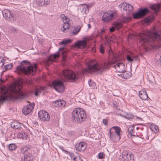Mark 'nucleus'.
Wrapping results in <instances>:
<instances>
[{
  "instance_id": "obj_1",
  "label": "nucleus",
  "mask_w": 161,
  "mask_h": 161,
  "mask_svg": "<svg viewBox=\"0 0 161 161\" xmlns=\"http://www.w3.org/2000/svg\"><path fill=\"white\" fill-rule=\"evenodd\" d=\"M22 87L21 83L17 81H14L9 87L10 95H8L7 92H5L3 95H2L0 98V103L11 98L17 99L26 97L27 94L20 92Z\"/></svg>"
},
{
  "instance_id": "obj_2",
  "label": "nucleus",
  "mask_w": 161,
  "mask_h": 161,
  "mask_svg": "<svg viewBox=\"0 0 161 161\" xmlns=\"http://www.w3.org/2000/svg\"><path fill=\"white\" fill-rule=\"evenodd\" d=\"M30 64L28 61L25 60L22 61L19 66L17 67L16 71L18 74L22 73L26 75H34L36 72L37 66L36 64L29 66Z\"/></svg>"
},
{
  "instance_id": "obj_3",
  "label": "nucleus",
  "mask_w": 161,
  "mask_h": 161,
  "mask_svg": "<svg viewBox=\"0 0 161 161\" xmlns=\"http://www.w3.org/2000/svg\"><path fill=\"white\" fill-rule=\"evenodd\" d=\"M111 64L110 62H107L99 65L95 61L92 60L88 64L86 70L91 73H97L98 72H101L108 69Z\"/></svg>"
},
{
  "instance_id": "obj_4",
  "label": "nucleus",
  "mask_w": 161,
  "mask_h": 161,
  "mask_svg": "<svg viewBox=\"0 0 161 161\" xmlns=\"http://www.w3.org/2000/svg\"><path fill=\"white\" fill-rule=\"evenodd\" d=\"M86 114L85 110L81 108H74L72 113V121L77 123H80L86 119Z\"/></svg>"
},
{
  "instance_id": "obj_5",
  "label": "nucleus",
  "mask_w": 161,
  "mask_h": 161,
  "mask_svg": "<svg viewBox=\"0 0 161 161\" xmlns=\"http://www.w3.org/2000/svg\"><path fill=\"white\" fill-rule=\"evenodd\" d=\"M139 37L141 38L140 40H148L150 38L161 40V36L158 34L157 32L151 33L148 30L144 31L143 33L140 34Z\"/></svg>"
},
{
  "instance_id": "obj_6",
  "label": "nucleus",
  "mask_w": 161,
  "mask_h": 161,
  "mask_svg": "<svg viewBox=\"0 0 161 161\" xmlns=\"http://www.w3.org/2000/svg\"><path fill=\"white\" fill-rule=\"evenodd\" d=\"M62 76L63 80L69 82H73L77 79L75 74L73 71L68 69H65L63 71Z\"/></svg>"
},
{
  "instance_id": "obj_7",
  "label": "nucleus",
  "mask_w": 161,
  "mask_h": 161,
  "mask_svg": "<svg viewBox=\"0 0 161 161\" xmlns=\"http://www.w3.org/2000/svg\"><path fill=\"white\" fill-rule=\"evenodd\" d=\"M117 13L113 11H108L104 13L102 17V20L108 22L117 17Z\"/></svg>"
},
{
  "instance_id": "obj_8",
  "label": "nucleus",
  "mask_w": 161,
  "mask_h": 161,
  "mask_svg": "<svg viewBox=\"0 0 161 161\" xmlns=\"http://www.w3.org/2000/svg\"><path fill=\"white\" fill-rule=\"evenodd\" d=\"M52 84L55 90L58 92H64L65 87L63 83L59 80H55L53 81Z\"/></svg>"
},
{
  "instance_id": "obj_9",
  "label": "nucleus",
  "mask_w": 161,
  "mask_h": 161,
  "mask_svg": "<svg viewBox=\"0 0 161 161\" xmlns=\"http://www.w3.org/2000/svg\"><path fill=\"white\" fill-rule=\"evenodd\" d=\"M121 129L119 126H113L109 130L110 135H109L110 139L115 136V133L118 136L120 135Z\"/></svg>"
},
{
  "instance_id": "obj_10",
  "label": "nucleus",
  "mask_w": 161,
  "mask_h": 161,
  "mask_svg": "<svg viewBox=\"0 0 161 161\" xmlns=\"http://www.w3.org/2000/svg\"><path fill=\"white\" fill-rule=\"evenodd\" d=\"M120 156L125 161H134V155L128 151H123Z\"/></svg>"
},
{
  "instance_id": "obj_11",
  "label": "nucleus",
  "mask_w": 161,
  "mask_h": 161,
  "mask_svg": "<svg viewBox=\"0 0 161 161\" xmlns=\"http://www.w3.org/2000/svg\"><path fill=\"white\" fill-rule=\"evenodd\" d=\"M38 115L41 120L43 121H49L50 119L49 114L44 110H42L38 112Z\"/></svg>"
},
{
  "instance_id": "obj_12",
  "label": "nucleus",
  "mask_w": 161,
  "mask_h": 161,
  "mask_svg": "<svg viewBox=\"0 0 161 161\" xmlns=\"http://www.w3.org/2000/svg\"><path fill=\"white\" fill-rule=\"evenodd\" d=\"M35 106L34 103H31L28 104L26 106L23 108L22 109V112L25 115H27L32 112Z\"/></svg>"
},
{
  "instance_id": "obj_13",
  "label": "nucleus",
  "mask_w": 161,
  "mask_h": 161,
  "mask_svg": "<svg viewBox=\"0 0 161 161\" xmlns=\"http://www.w3.org/2000/svg\"><path fill=\"white\" fill-rule=\"evenodd\" d=\"M3 16L6 19L11 21H13L14 18L12 14H11L10 11L8 9H5L2 11Z\"/></svg>"
},
{
  "instance_id": "obj_14",
  "label": "nucleus",
  "mask_w": 161,
  "mask_h": 161,
  "mask_svg": "<svg viewBox=\"0 0 161 161\" xmlns=\"http://www.w3.org/2000/svg\"><path fill=\"white\" fill-rule=\"evenodd\" d=\"M72 41H62L59 43V44L60 45H63V46L61 47L59 49V51L61 50V53L62 55L63 56L64 58H65L66 57V52L65 50H64V49L65 48V47L67 45V44L68 43L71 42Z\"/></svg>"
},
{
  "instance_id": "obj_15",
  "label": "nucleus",
  "mask_w": 161,
  "mask_h": 161,
  "mask_svg": "<svg viewBox=\"0 0 161 161\" xmlns=\"http://www.w3.org/2000/svg\"><path fill=\"white\" fill-rule=\"evenodd\" d=\"M59 54L58 53L54 54L51 55L47 59L45 60V63L47 65H49L51 64L52 62L56 61L57 58L59 57Z\"/></svg>"
},
{
  "instance_id": "obj_16",
  "label": "nucleus",
  "mask_w": 161,
  "mask_h": 161,
  "mask_svg": "<svg viewBox=\"0 0 161 161\" xmlns=\"http://www.w3.org/2000/svg\"><path fill=\"white\" fill-rule=\"evenodd\" d=\"M120 8L124 10L131 11L133 9V7L129 3H124L119 5Z\"/></svg>"
},
{
  "instance_id": "obj_17",
  "label": "nucleus",
  "mask_w": 161,
  "mask_h": 161,
  "mask_svg": "<svg viewBox=\"0 0 161 161\" xmlns=\"http://www.w3.org/2000/svg\"><path fill=\"white\" fill-rule=\"evenodd\" d=\"M86 144L83 142L77 143L75 146L76 150L78 151H84L86 149Z\"/></svg>"
},
{
  "instance_id": "obj_18",
  "label": "nucleus",
  "mask_w": 161,
  "mask_h": 161,
  "mask_svg": "<svg viewBox=\"0 0 161 161\" xmlns=\"http://www.w3.org/2000/svg\"><path fill=\"white\" fill-rule=\"evenodd\" d=\"M143 42L146 41L147 43L149 44V46H147V47L151 49L157 50L160 48H161V44L158 45V44L154 43V41H143Z\"/></svg>"
},
{
  "instance_id": "obj_19",
  "label": "nucleus",
  "mask_w": 161,
  "mask_h": 161,
  "mask_svg": "<svg viewBox=\"0 0 161 161\" xmlns=\"http://www.w3.org/2000/svg\"><path fill=\"white\" fill-rule=\"evenodd\" d=\"M116 71L119 73H122L125 71V68L124 64L122 63H118L114 66Z\"/></svg>"
},
{
  "instance_id": "obj_20",
  "label": "nucleus",
  "mask_w": 161,
  "mask_h": 161,
  "mask_svg": "<svg viewBox=\"0 0 161 161\" xmlns=\"http://www.w3.org/2000/svg\"><path fill=\"white\" fill-rule=\"evenodd\" d=\"M91 6V5L89 4H82L80 6L81 12L84 14H86L89 12V8Z\"/></svg>"
},
{
  "instance_id": "obj_21",
  "label": "nucleus",
  "mask_w": 161,
  "mask_h": 161,
  "mask_svg": "<svg viewBox=\"0 0 161 161\" xmlns=\"http://www.w3.org/2000/svg\"><path fill=\"white\" fill-rule=\"evenodd\" d=\"M86 41H77L75 43V47L77 48H83L85 47L86 45Z\"/></svg>"
},
{
  "instance_id": "obj_22",
  "label": "nucleus",
  "mask_w": 161,
  "mask_h": 161,
  "mask_svg": "<svg viewBox=\"0 0 161 161\" xmlns=\"http://www.w3.org/2000/svg\"><path fill=\"white\" fill-rule=\"evenodd\" d=\"M65 104V101L61 100L55 101L53 103V106L55 107H63Z\"/></svg>"
},
{
  "instance_id": "obj_23",
  "label": "nucleus",
  "mask_w": 161,
  "mask_h": 161,
  "mask_svg": "<svg viewBox=\"0 0 161 161\" xmlns=\"http://www.w3.org/2000/svg\"><path fill=\"white\" fill-rule=\"evenodd\" d=\"M21 153L24 155L31 153L30 148L29 146H24L21 149Z\"/></svg>"
},
{
  "instance_id": "obj_24",
  "label": "nucleus",
  "mask_w": 161,
  "mask_h": 161,
  "mask_svg": "<svg viewBox=\"0 0 161 161\" xmlns=\"http://www.w3.org/2000/svg\"><path fill=\"white\" fill-rule=\"evenodd\" d=\"M36 4L39 6L47 5L50 3V0H36Z\"/></svg>"
},
{
  "instance_id": "obj_25",
  "label": "nucleus",
  "mask_w": 161,
  "mask_h": 161,
  "mask_svg": "<svg viewBox=\"0 0 161 161\" xmlns=\"http://www.w3.org/2000/svg\"><path fill=\"white\" fill-rule=\"evenodd\" d=\"M140 98L142 100H146L148 97L147 92L145 91H141L139 93Z\"/></svg>"
},
{
  "instance_id": "obj_26",
  "label": "nucleus",
  "mask_w": 161,
  "mask_h": 161,
  "mask_svg": "<svg viewBox=\"0 0 161 161\" xmlns=\"http://www.w3.org/2000/svg\"><path fill=\"white\" fill-rule=\"evenodd\" d=\"M134 125L130 126L129 127L127 130V134L130 136H135L136 134L134 131Z\"/></svg>"
},
{
  "instance_id": "obj_27",
  "label": "nucleus",
  "mask_w": 161,
  "mask_h": 161,
  "mask_svg": "<svg viewBox=\"0 0 161 161\" xmlns=\"http://www.w3.org/2000/svg\"><path fill=\"white\" fill-rule=\"evenodd\" d=\"M98 36L96 32L94 33L92 35L90 36H86L83 37V40H91L95 39L96 37Z\"/></svg>"
},
{
  "instance_id": "obj_28",
  "label": "nucleus",
  "mask_w": 161,
  "mask_h": 161,
  "mask_svg": "<svg viewBox=\"0 0 161 161\" xmlns=\"http://www.w3.org/2000/svg\"><path fill=\"white\" fill-rule=\"evenodd\" d=\"M22 125H23L18 121L13 122L11 124V127L15 129L19 128L21 127Z\"/></svg>"
},
{
  "instance_id": "obj_29",
  "label": "nucleus",
  "mask_w": 161,
  "mask_h": 161,
  "mask_svg": "<svg viewBox=\"0 0 161 161\" xmlns=\"http://www.w3.org/2000/svg\"><path fill=\"white\" fill-rule=\"evenodd\" d=\"M24 157V159L23 160L22 158H21V161H32L33 158V157L31 155V153L25 155Z\"/></svg>"
},
{
  "instance_id": "obj_30",
  "label": "nucleus",
  "mask_w": 161,
  "mask_h": 161,
  "mask_svg": "<svg viewBox=\"0 0 161 161\" xmlns=\"http://www.w3.org/2000/svg\"><path fill=\"white\" fill-rule=\"evenodd\" d=\"M17 137L19 138L22 139H26L27 138V133L24 132H21L18 133Z\"/></svg>"
},
{
  "instance_id": "obj_31",
  "label": "nucleus",
  "mask_w": 161,
  "mask_h": 161,
  "mask_svg": "<svg viewBox=\"0 0 161 161\" xmlns=\"http://www.w3.org/2000/svg\"><path fill=\"white\" fill-rule=\"evenodd\" d=\"M45 89L42 87H40L39 88H36L35 90L34 94L36 96L38 95V93H42L44 92Z\"/></svg>"
},
{
  "instance_id": "obj_32",
  "label": "nucleus",
  "mask_w": 161,
  "mask_h": 161,
  "mask_svg": "<svg viewBox=\"0 0 161 161\" xmlns=\"http://www.w3.org/2000/svg\"><path fill=\"white\" fill-rule=\"evenodd\" d=\"M69 23H64L63 25V27L61 28V30L63 32H64L69 29Z\"/></svg>"
},
{
  "instance_id": "obj_33",
  "label": "nucleus",
  "mask_w": 161,
  "mask_h": 161,
  "mask_svg": "<svg viewBox=\"0 0 161 161\" xmlns=\"http://www.w3.org/2000/svg\"><path fill=\"white\" fill-rule=\"evenodd\" d=\"M139 11L142 17L147 14L148 12V10L147 8H144L140 10Z\"/></svg>"
},
{
  "instance_id": "obj_34",
  "label": "nucleus",
  "mask_w": 161,
  "mask_h": 161,
  "mask_svg": "<svg viewBox=\"0 0 161 161\" xmlns=\"http://www.w3.org/2000/svg\"><path fill=\"white\" fill-rule=\"evenodd\" d=\"M123 78L125 79H127L130 77L131 76V74L129 71H125L123 72Z\"/></svg>"
},
{
  "instance_id": "obj_35",
  "label": "nucleus",
  "mask_w": 161,
  "mask_h": 161,
  "mask_svg": "<svg viewBox=\"0 0 161 161\" xmlns=\"http://www.w3.org/2000/svg\"><path fill=\"white\" fill-rule=\"evenodd\" d=\"M82 26V25H78L74 29L72 32L73 34L75 35L77 34L80 31Z\"/></svg>"
},
{
  "instance_id": "obj_36",
  "label": "nucleus",
  "mask_w": 161,
  "mask_h": 161,
  "mask_svg": "<svg viewBox=\"0 0 161 161\" xmlns=\"http://www.w3.org/2000/svg\"><path fill=\"white\" fill-rule=\"evenodd\" d=\"M150 7L154 10L155 12H157L159 8V5L157 4H153L150 6Z\"/></svg>"
},
{
  "instance_id": "obj_37",
  "label": "nucleus",
  "mask_w": 161,
  "mask_h": 161,
  "mask_svg": "<svg viewBox=\"0 0 161 161\" xmlns=\"http://www.w3.org/2000/svg\"><path fill=\"white\" fill-rule=\"evenodd\" d=\"M60 17L61 18L64 23H69V18L64 14H62L60 15Z\"/></svg>"
},
{
  "instance_id": "obj_38",
  "label": "nucleus",
  "mask_w": 161,
  "mask_h": 161,
  "mask_svg": "<svg viewBox=\"0 0 161 161\" xmlns=\"http://www.w3.org/2000/svg\"><path fill=\"white\" fill-rule=\"evenodd\" d=\"M63 151L65 152V153L68 154L70 157L71 159H73V160L74 158H75L76 157L74 153H72L69 152L64 150H63Z\"/></svg>"
},
{
  "instance_id": "obj_39",
  "label": "nucleus",
  "mask_w": 161,
  "mask_h": 161,
  "mask_svg": "<svg viewBox=\"0 0 161 161\" xmlns=\"http://www.w3.org/2000/svg\"><path fill=\"white\" fill-rule=\"evenodd\" d=\"M133 17L136 19L140 18L142 17L139 11L133 14Z\"/></svg>"
},
{
  "instance_id": "obj_40",
  "label": "nucleus",
  "mask_w": 161,
  "mask_h": 161,
  "mask_svg": "<svg viewBox=\"0 0 161 161\" xmlns=\"http://www.w3.org/2000/svg\"><path fill=\"white\" fill-rule=\"evenodd\" d=\"M123 117L124 118L129 120L132 119L134 118V117L132 115L129 114H127L126 115L123 116Z\"/></svg>"
},
{
  "instance_id": "obj_41",
  "label": "nucleus",
  "mask_w": 161,
  "mask_h": 161,
  "mask_svg": "<svg viewBox=\"0 0 161 161\" xmlns=\"http://www.w3.org/2000/svg\"><path fill=\"white\" fill-rule=\"evenodd\" d=\"M152 130L155 133L158 132L159 131L158 127L157 125H153L152 126Z\"/></svg>"
},
{
  "instance_id": "obj_42",
  "label": "nucleus",
  "mask_w": 161,
  "mask_h": 161,
  "mask_svg": "<svg viewBox=\"0 0 161 161\" xmlns=\"http://www.w3.org/2000/svg\"><path fill=\"white\" fill-rule=\"evenodd\" d=\"M16 146L14 144H11L8 146V148L10 150H13L16 149Z\"/></svg>"
},
{
  "instance_id": "obj_43",
  "label": "nucleus",
  "mask_w": 161,
  "mask_h": 161,
  "mask_svg": "<svg viewBox=\"0 0 161 161\" xmlns=\"http://www.w3.org/2000/svg\"><path fill=\"white\" fill-rule=\"evenodd\" d=\"M13 66V64H8L5 65L4 66V68L5 69V70H9L12 68Z\"/></svg>"
},
{
  "instance_id": "obj_44",
  "label": "nucleus",
  "mask_w": 161,
  "mask_h": 161,
  "mask_svg": "<svg viewBox=\"0 0 161 161\" xmlns=\"http://www.w3.org/2000/svg\"><path fill=\"white\" fill-rule=\"evenodd\" d=\"M88 84L89 86L92 87L93 88H95L96 86L95 83L92 80H90L89 81Z\"/></svg>"
},
{
  "instance_id": "obj_45",
  "label": "nucleus",
  "mask_w": 161,
  "mask_h": 161,
  "mask_svg": "<svg viewBox=\"0 0 161 161\" xmlns=\"http://www.w3.org/2000/svg\"><path fill=\"white\" fill-rule=\"evenodd\" d=\"M127 59L128 61L130 62H132L133 61L132 56H131L130 55H127Z\"/></svg>"
},
{
  "instance_id": "obj_46",
  "label": "nucleus",
  "mask_w": 161,
  "mask_h": 161,
  "mask_svg": "<svg viewBox=\"0 0 161 161\" xmlns=\"http://www.w3.org/2000/svg\"><path fill=\"white\" fill-rule=\"evenodd\" d=\"M100 51L102 53H104V48L102 44H101L100 47Z\"/></svg>"
},
{
  "instance_id": "obj_47",
  "label": "nucleus",
  "mask_w": 161,
  "mask_h": 161,
  "mask_svg": "<svg viewBox=\"0 0 161 161\" xmlns=\"http://www.w3.org/2000/svg\"><path fill=\"white\" fill-rule=\"evenodd\" d=\"M74 161H82V160L80 157H76L75 158H74Z\"/></svg>"
},
{
  "instance_id": "obj_48",
  "label": "nucleus",
  "mask_w": 161,
  "mask_h": 161,
  "mask_svg": "<svg viewBox=\"0 0 161 161\" xmlns=\"http://www.w3.org/2000/svg\"><path fill=\"white\" fill-rule=\"evenodd\" d=\"M98 157L99 158L102 159L104 158V154L102 153H99L98 155Z\"/></svg>"
},
{
  "instance_id": "obj_49",
  "label": "nucleus",
  "mask_w": 161,
  "mask_h": 161,
  "mask_svg": "<svg viewBox=\"0 0 161 161\" xmlns=\"http://www.w3.org/2000/svg\"><path fill=\"white\" fill-rule=\"evenodd\" d=\"M132 58L133 59V60H137L138 58V56L137 55H132Z\"/></svg>"
},
{
  "instance_id": "obj_50",
  "label": "nucleus",
  "mask_w": 161,
  "mask_h": 161,
  "mask_svg": "<svg viewBox=\"0 0 161 161\" xmlns=\"http://www.w3.org/2000/svg\"><path fill=\"white\" fill-rule=\"evenodd\" d=\"M103 123L105 125H108V121L106 119H103Z\"/></svg>"
},
{
  "instance_id": "obj_51",
  "label": "nucleus",
  "mask_w": 161,
  "mask_h": 161,
  "mask_svg": "<svg viewBox=\"0 0 161 161\" xmlns=\"http://www.w3.org/2000/svg\"><path fill=\"white\" fill-rule=\"evenodd\" d=\"M4 62L1 60L0 62V67L1 66V68L3 67L4 65Z\"/></svg>"
},
{
  "instance_id": "obj_52",
  "label": "nucleus",
  "mask_w": 161,
  "mask_h": 161,
  "mask_svg": "<svg viewBox=\"0 0 161 161\" xmlns=\"http://www.w3.org/2000/svg\"><path fill=\"white\" fill-rule=\"evenodd\" d=\"M109 30L111 32H113L115 30L114 28V27H112Z\"/></svg>"
},
{
  "instance_id": "obj_53",
  "label": "nucleus",
  "mask_w": 161,
  "mask_h": 161,
  "mask_svg": "<svg viewBox=\"0 0 161 161\" xmlns=\"http://www.w3.org/2000/svg\"><path fill=\"white\" fill-rule=\"evenodd\" d=\"M158 61L159 63L160 66H161V56H160V58H159Z\"/></svg>"
},
{
  "instance_id": "obj_54",
  "label": "nucleus",
  "mask_w": 161,
  "mask_h": 161,
  "mask_svg": "<svg viewBox=\"0 0 161 161\" xmlns=\"http://www.w3.org/2000/svg\"><path fill=\"white\" fill-rule=\"evenodd\" d=\"M88 28H90L91 27V25L90 24H88Z\"/></svg>"
},
{
  "instance_id": "obj_55",
  "label": "nucleus",
  "mask_w": 161,
  "mask_h": 161,
  "mask_svg": "<svg viewBox=\"0 0 161 161\" xmlns=\"http://www.w3.org/2000/svg\"><path fill=\"white\" fill-rule=\"evenodd\" d=\"M92 50L93 52H95V48H92Z\"/></svg>"
},
{
  "instance_id": "obj_56",
  "label": "nucleus",
  "mask_w": 161,
  "mask_h": 161,
  "mask_svg": "<svg viewBox=\"0 0 161 161\" xmlns=\"http://www.w3.org/2000/svg\"><path fill=\"white\" fill-rule=\"evenodd\" d=\"M4 70L2 72V73H1V75H2L3 73L4 72Z\"/></svg>"
},
{
  "instance_id": "obj_57",
  "label": "nucleus",
  "mask_w": 161,
  "mask_h": 161,
  "mask_svg": "<svg viewBox=\"0 0 161 161\" xmlns=\"http://www.w3.org/2000/svg\"><path fill=\"white\" fill-rule=\"evenodd\" d=\"M101 31L102 32H104V31H103V30H101Z\"/></svg>"
},
{
  "instance_id": "obj_58",
  "label": "nucleus",
  "mask_w": 161,
  "mask_h": 161,
  "mask_svg": "<svg viewBox=\"0 0 161 161\" xmlns=\"http://www.w3.org/2000/svg\"><path fill=\"white\" fill-rule=\"evenodd\" d=\"M68 40V41H69V40H69V39H67V40Z\"/></svg>"
},
{
  "instance_id": "obj_59",
  "label": "nucleus",
  "mask_w": 161,
  "mask_h": 161,
  "mask_svg": "<svg viewBox=\"0 0 161 161\" xmlns=\"http://www.w3.org/2000/svg\"><path fill=\"white\" fill-rule=\"evenodd\" d=\"M109 41H106V42H107L108 43H109Z\"/></svg>"
},
{
  "instance_id": "obj_60",
  "label": "nucleus",
  "mask_w": 161,
  "mask_h": 161,
  "mask_svg": "<svg viewBox=\"0 0 161 161\" xmlns=\"http://www.w3.org/2000/svg\"><path fill=\"white\" fill-rule=\"evenodd\" d=\"M62 148H63V147H62L61 148V149L63 150H64L63 149H62Z\"/></svg>"
},
{
  "instance_id": "obj_61",
  "label": "nucleus",
  "mask_w": 161,
  "mask_h": 161,
  "mask_svg": "<svg viewBox=\"0 0 161 161\" xmlns=\"http://www.w3.org/2000/svg\"><path fill=\"white\" fill-rule=\"evenodd\" d=\"M160 33L161 34V30L160 31Z\"/></svg>"
}]
</instances>
